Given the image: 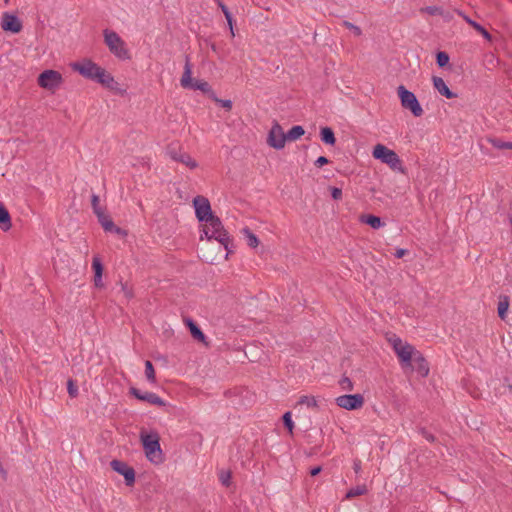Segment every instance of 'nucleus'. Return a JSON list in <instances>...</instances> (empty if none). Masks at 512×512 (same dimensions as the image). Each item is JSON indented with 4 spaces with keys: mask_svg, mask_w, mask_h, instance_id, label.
I'll return each instance as SVG.
<instances>
[{
    "mask_svg": "<svg viewBox=\"0 0 512 512\" xmlns=\"http://www.w3.org/2000/svg\"><path fill=\"white\" fill-rule=\"evenodd\" d=\"M282 421H283V425L284 427L289 431V433L292 435L293 434V429H294V422L292 420V414L290 411H287L283 414L282 416Z\"/></svg>",
    "mask_w": 512,
    "mask_h": 512,
    "instance_id": "obj_33",
    "label": "nucleus"
},
{
    "mask_svg": "<svg viewBox=\"0 0 512 512\" xmlns=\"http://www.w3.org/2000/svg\"><path fill=\"white\" fill-rule=\"evenodd\" d=\"M92 269L94 271V285L97 288L104 287V283L102 281V275L104 271V266L99 257L95 256L92 260Z\"/></svg>",
    "mask_w": 512,
    "mask_h": 512,
    "instance_id": "obj_17",
    "label": "nucleus"
},
{
    "mask_svg": "<svg viewBox=\"0 0 512 512\" xmlns=\"http://www.w3.org/2000/svg\"><path fill=\"white\" fill-rule=\"evenodd\" d=\"M63 81L62 74L52 69L43 71L37 78L38 85L52 94L61 87Z\"/></svg>",
    "mask_w": 512,
    "mask_h": 512,
    "instance_id": "obj_6",
    "label": "nucleus"
},
{
    "mask_svg": "<svg viewBox=\"0 0 512 512\" xmlns=\"http://www.w3.org/2000/svg\"><path fill=\"white\" fill-rule=\"evenodd\" d=\"M412 367H408L411 371H416L421 377H427L429 374V364L423 354L418 350L414 354Z\"/></svg>",
    "mask_w": 512,
    "mask_h": 512,
    "instance_id": "obj_14",
    "label": "nucleus"
},
{
    "mask_svg": "<svg viewBox=\"0 0 512 512\" xmlns=\"http://www.w3.org/2000/svg\"><path fill=\"white\" fill-rule=\"evenodd\" d=\"M1 27L4 31L18 33L22 29V23L15 15L4 13L2 15Z\"/></svg>",
    "mask_w": 512,
    "mask_h": 512,
    "instance_id": "obj_15",
    "label": "nucleus"
},
{
    "mask_svg": "<svg viewBox=\"0 0 512 512\" xmlns=\"http://www.w3.org/2000/svg\"><path fill=\"white\" fill-rule=\"evenodd\" d=\"M436 63L440 68L445 67L449 63V55L444 51L437 52Z\"/></svg>",
    "mask_w": 512,
    "mask_h": 512,
    "instance_id": "obj_35",
    "label": "nucleus"
},
{
    "mask_svg": "<svg viewBox=\"0 0 512 512\" xmlns=\"http://www.w3.org/2000/svg\"><path fill=\"white\" fill-rule=\"evenodd\" d=\"M298 404H306L308 407L312 408L318 407L315 397L307 395L301 396L298 400Z\"/></svg>",
    "mask_w": 512,
    "mask_h": 512,
    "instance_id": "obj_36",
    "label": "nucleus"
},
{
    "mask_svg": "<svg viewBox=\"0 0 512 512\" xmlns=\"http://www.w3.org/2000/svg\"><path fill=\"white\" fill-rule=\"evenodd\" d=\"M98 222L101 224L102 228L107 232L111 227H113V220L109 215L105 213V211H102L98 213L97 215Z\"/></svg>",
    "mask_w": 512,
    "mask_h": 512,
    "instance_id": "obj_26",
    "label": "nucleus"
},
{
    "mask_svg": "<svg viewBox=\"0 0 512 512\" xmlns=\"http://www.w3.org/2000/svg\"><path fill=\"white\" fill-rule=\"evenodd\" d=\"M185 324L189 328L190 333L195 340L205 343L206 336L203 333V331L201 330V328L199 327V325L193 319L186 318Z\"/></svg>",
    "mask_w": 512,
    "mask_h": 512,
    "instance_id": "obj_19",
    "label": "nucleus"
},
{
    "mask_svg": "<svg viewBox=\"0 0 512 512\" xmlns=\"http://www.w3.org/2000/svg\"><path fill=\"white\" fill-rule=\"evenodd\" d=\"M11 226L12 223L10 214L4 206V204L0 201V228L3 231H8L11 228Z\"/></svg>",
    "mask_w": 512,
    "mask_h": 512,
    "instance_id": "obj_22",
    "label": "nucleus"
},
{
    "mask_svg": "<svg viewBox=\"0 0 512 512\" xmlns=\"http://www.w3.org/2000/svg\"><path fill=\"white\" fill-rule=\"evenodd\" d=\"M319 128L324 129V128H328V127L321 125Z\"/></svg>",
    "mask_w": 512,
    "mask_h": 512,
    "instance_id": "obj_58",
    "label": "nucleus"
},
{
    "mask_svg": "<svg viewBox=\"0 0 512 512\" xmlns=\"http://www.w3.org/2000/svg\"><path fill=\"white\" fill-rule=\"evenodd\" d=\"M110 467L113 471L122 475L125 480L126 486H133L135 483L136 472L133 467L129 466L126 462L113 459L110 462Z\"/></svg>",
    "mask_w": 512,
    "mask_h": 512,
    "instance_id": "obj_12",
    "label": "nucleus"
},
{
    "mask_svg": "<svg viewBox=\"0 0 512 512\" xmlns=\"http://www.w3.org/2000/svg\"><path fill=\"white\" fill-rule=\"evenodd\" d=\"M67 391L70 397L75 398L78 395V386L74 380L69 379L67 381Z\"/></svg>",
    "mask_w": 512,
    "mask_h": 512,
    "instance_id": "obj_37",
    "label": "nucleus"
},
{
    "mask_svg": "<svg viewBox=\"0 0 512 512\" xmlns=\"http://www.w3.org/2000/svg\"><path fill=\"white\" fill-rule=\"evenodd\" d=\"M427 11L430 14H434L437 11V8L436 7H427Z\"/></svg>",
    "mask_w": 512,
    "mask_h": 512,
    "instance_id": "obj_54",
    "label": "nucleus"
},
{
    "mask_svg": "<svg viewBox=\"0 0 512 512\" xmlns=\"http://www.w3.org/2000/svg\"><path fill=\"white\" fill-rule=\"evenodd\" d=\"M420 433L421 435L429 442L433 443L436 441V437L430 433L429 431L426 430V428H421L420 429Z\"/></svg>",
    "mask_w": 512,
    "mask_h": 512,
    "instance_id": "obj_45",
    "label": "nucleus"
},
{
    "mask_svg": "<svg viewBox=\"0 0 512 512\" xmlns=\"http://www.w3.org/2000/svg\"><path fill=\"white\" fill-rule=\"evenodd\" d=\"M211 100H213L215 103H217L218 105H220L222 108L226 109L227 111L228 110H231L232 108V101L229 100V99H219L216 94H214V97L211 98Z\"/></svg>",
    "mask_w": 512,
    "mask_h": 512,
    "instance_id": "obj_38",
    "label": "nucleus"
},
{
    "mask_svg": "<svg viewBox=\"0 0 512 512\" xmlns=\"http://www.w3.org/2000/svg\"><path fill=\"white\" fill-rule=\"evenodd\" d=\"M433 86L434 88L442 95L445 96L448 99H452L456 97V94L453 93L448 86L446 85L445 81L438 76H433L432 78Z\"/></svg>",
    "mask_w": 512,
    "mask_h": 512,
    "instance_id": "obj_18",
    "label": "nucleus"
},
{
    "mask_svg": "<svg viewBox=\"0 0 512 512\" xmlns=\"http://www.w3.org/2000/svg\"><path fill=\"white\" fill-rule=\"evenodd\" d=\"M107 232H110V233H114V234H117V235H120V236H126L127 235V231L118 227L117 225H115V223H113V227H111V229H109Z\"/></svg>",
    "mask_w": 512,
    "mask_h": 512,
    "instance_id": "obj_46",
    "label": "nucleus"
},
{
    "mask_svg": "<svg viewBox=\"0 0 512 512\" xmlns=\"http://www.w3.org/2000/svg\"><path fill=\"white\" fill-rule=\"evenodd\" d=\"M145 376L150 383L154 384L156 382L155 369L150 360L145 361Z\"/></svg>",
    "mask_w": 512,
    "mask_h": 512,
    "instance_id": "obj_30",
    "label": "nucleus"
},
{
    "mask_svg": "<svg viewBox=\"0 0 512 512\" xmlns=\"http://www.w3.org/2000/svg\"><path fill=\"white\" fill-rule=\"evenodd\" d=\"M322 471V466H315L310 469L309 473L311 476H317Z\"/></svg>",
    "mask_w": 512,
    "mask_h": 512,
    "instance_id": "obj_50",
    "label": "nucleus"
},
{
    "mask_svg": "<svg viewBox=\"0 0 512 512\" xmlns=\"http://www.w3.org/2000/svg\"><path fill=\"white\" fill-rule=\"evenodd\" d=\"M203 234L201 235L200 239L203 240L204 237L208 240L214 239V236H211V231L209 229V226H203L202 229Z\"/></svg>",
    "mask_w": 512,
    "mask_h": 512,
    "instance_id": "obj_48",
    "label": "nucleus"
},
{
    "mask_svg": "<svg viewBox=\"0 0 512 512\" xmlns=\"http://www.w3.org/2000/svg\"><path fill=\"white\" fill-rule=\"evenodd\" d=\"M104 42L109 51L120 60H129L131 55L126 47L124 40L112 30H104Z\"/></svg>",
    "mask_w": 512,
    "mask_h": 512,
    "instance_id": "obj_4",
    "label": "nucleus"
},
{
    "mask_svg": "<svg viewBox=\"0 0 512 512\" xmlns=\"http://www.w3.org/2000/svg\"><path fill=\"white\" fill-rule=\"evenodd\" d=\"M320 136H321V140L325 143V144H329V145H334L335 144V135H334V130H320Z\"/></svg>",
    "mask_w": 512,
    "mask_h": 512,
    "instance_id": "obj_32",
    "label": "nucleus"
},
{
    "mask_svg": "<svg viewBox=\"0 0 512 512\" xmlns=\"http://www.w3.org/2000/svg\"><path fill=\"white\" fill-rule=\"evenodd\" d=\"M397 94L401 101V106L409 110L415 117H420L423 114V109L415 96V94L407 90L403 85L397 88Z\"/></svg>",
    "mask_w": 512,
    "mask_h": 512,
    "instance_id": "obj_7",
    "label": "nucleus"
},
{
    "mask_svg": "<svg viewBox=\"0 0 512 512\" xmlns=\"http://www.w3.org/2000/svg\"><path fill=\"white\" fill-rule=\"evenodd\" d=\"M205 226H209L211 231V236H214V239L221 243L225 250L227 251V255L232 253V250L229 247L230 238L228 232L225 230L220 218L216 215H213L209 218V220L204 221Z\"/></svg>",
    "mask_w": 512,
    "mask_h": 512,
    "instance_id": "obj_5",
    "label": "nucleus"
},
{
    "mask_svg": "<svg viewBox=\"0 0 512 512\" xmlns=\"http://www.w3.org/2000/svg\"><path fill=\"white\" fill-rule=\"evenodd\" d=\"M271 128H277V129H280L281 126L277 123V122H274L273 126Z\"/></svg>",
    "mask_w": 512,
    "mask_h": 512,
    "instance_id": "obj_55",
    "label": "nucleus"
},
{
    "mask_svg": "<svg viewBox=\"0 0 512 512\" xmlns=\"http://www.w3.org/2000/svg\"><path fill=\"white\" fill-rule=\"evenodd\" d=\"M219 7L221 8L223 13H225V11H229L228 7L224 5L222 1H219Z\"/></svg>",
    "mask_w": 512,
    "mask_h": 512,
    "instance_id": "obj_53",
    "label": "nucleus"
},
{
    "mask_svg": "<svg viewBox=\"0 0 512 512\" xmlns=\"http://www.w3.org/2000/svg\"><path fill=\"white\" fill-rule=\"evenodd\" d=\"M465 20L467 21V23H469L477 32H479L480 34L483 35V37L487 40H491V34L483 27L481 26L479 23L471 20L470 18L468 17H465Z\"/></svg>",
    "mask_w": 512,
    "mask_h": 512,
    "instance_id": "obj_31",
    "label": "nucleus"
},
{
    "mask_svg": "<svg viewBox=\"0 0 512 512\" xmlns=\"http://www.w3.org/2000/svg\"><path fill=\"white\" fill-rule=\"evenodd\" d=\"M488 141L497 149L504 150V149H512V142L511 141H504L500 138H488Z\"/></svg>",
    "mask_w": 512,
    "mask_h": 512,
    "instance_id": "obj_28",
    "label": "nucleus"
},
{
    "mask_svg": "<svg viewBox=\"0 0 512 512\" xmlns=\"http://www.w3.org/2000/svg\"><path fill=\"white\" fill-rule=\"evenodd\" d=\"M96 81L109 89H114L115 85L117 84L113 76L103 68H101L99 75L96 78Z\"/></svg>",
    "mask_w": 512,
    "mask_h": 512,
    "instance_id": "obj_20",
    "label": "nucleus"
},
{
    "mask_svg": "<svg viewBox=\"0 0 512 512\" xmlns=\"http://www.w3.org/2000/svg\"><path fill=\"white\" fill-rule=\"evenodd\" d=\"M305 132L306 130H288L287 133H284L285 142L298 140Z\"/></svg>",
    "mask_w": 512,
    "mask_h": 512,
    "instance_id": "obj_34",
    "label": "nucleus"
},
{
    "mask_svg": "<svg viewBox=\"0 0 512 512\" xmlns=\"http://www.w3.org/2000/svg\"><path fill=\"white\" fill-rule=\"evenodd\" d=\"M70 66L73 71H76L83 77L91 80H96L102 68L90 59H84L81 62H73Z\"/></svg>",
    "mask_w": 512,
    "mask_h": 512,
    "instance_id": "obj_9",
    "label": "nucleus"
},
{
    "mask_svg": "<svg viewBox=\"0 0 512 512\" xmlns=\"http://www.w3.org/2000/svg\"><path fill=\"white\" fill-rule=\"evenodd\" d=\"M266 142L270 147L274 149H282L285 146L283 130H269Z\"/></svg>",
    "mask_w": 512,
    "mask_h": 512,
    "instance_id": "obj_16",
    "label": "nucleus"
},
{
    "mask_svg": "<svg viewBox=\"0 0 512 512\" xmlns=\"http://www.w3.org/2000/svg\"><path fill=\"white\" fill-rule=\"evenodd\" d=\"M191 89L202 91L210 99L212 97H214V94H215L211 85L207 81H204V80L195 79L194 84L192 85Z\"/></svg>",
    "mask_w": 512,
    "mask_h": 512,
    "instance_id": "obj_23",
    "label": "nucleus"
},
{
    "mask_svg": "<svg viewBox=\"0 0 512 512\" xmlns=\"http://www.w3.org/2000/svg\"><path fill=\"white\" fill-rule=\"evenodd\" d=\"M343 25H344L346 28H348V29L352 30V31H353V33H354L356 36H360V35H361V33H362V32H361V29H360L358 26H356V25H354V24H352V23H350V22H348V21H344V22H343Z\"/></svg>",
    "mask_w": 512,
    "mask_h": 512,
    "instance_id": "obj_44",
    "label": "nucleus"
},
{
    "mask_svg": "<svg viewBox=\"0 0 512 512\" xmlns=\"http://www.w3.org/2000/svg\"><path fill=\"white\" fill-rule=\"evenodd\" d=\"M291 128H297V129H300V128H302V126H300V125H294V126H292Z\"/></svg>",
    "mask_w": 512,
    "mask_h": 512,
    "instance_id": "obj_56",
    "label": "nucleus"
},
{
    "mask_svg": "<svg viewBox=\"0 0 512 512\" xmlns=\"http://www.w3.org/2000/svg\"><path fill=\"white\" fill-rule=\"evenodd\" d=\"M510 305V299L508 296H501L498 303L497 313L501 320H505L507 317L508 309Z\"/></svg>",
    "mask_w": 512,
    "mask_h": 512,
    "instance_id": "obj_25",
    "label": "nucleus"
},
{
    "mask_svg": "<svg viewBox=\"0 0 512 512\" xmlns=\"http://www.w3.org/2000/svg\"><path fill=\"white\" fill-rule=\"evenodd\" d=\"M121 291L124 293L127 299H131L133 297V291L128 287L127 283H123L120 281Z\"/></svg>",
    "mask_w": 512,
    "mask_h": 512,
    "instance_id": "obj_42",
    "label": "nucleus"
},
{
    "mask_svg": "<svg viewBox=\"0 0 512 512\" xmlns=\"http://www.w3.org/2000/svg\"><path fill=\"white\" fill-rule=\"evenodd\" d=\"M5 2H6V3H8V2H9V0H5Z\"/></svg>",
    "mask_w": 512,
    "mask_h": 512,
    "instance_id": "obj_60",
    "label": "nucleus"
},
{
    "mask_svg": "<svg viewBox=\"0 0 512 512\" xmlns=\"http://www.w3.org/2000/svg\"><path fill=\"white\" fill-rule=\"evenodd\" d=\"M129 394L139 401L147 402L149 404L160 407L166 406V402L153 392H143L136 387H130Z\"/></svg>",
    "mask_w": 512,
    "mask_h": 512,
    "instance_id": "obj_13",
    "label": "nucleus"
},
{
    "mask_svg": "<svg viewBox=\"0 0 512 512\" xmlns=\"http://www.w3.org/2000/svg\"><path fill=\"white\" fill-rule=\"evenodd\" d=\"M509 390L512 392V385H509Z\"/></svg>",
    "mask_w": 512,
    "mask_h": 512,
    "instance_id": "obj_59",
    "label": "nucleus"
},
{
    "mask_svg": "<svg viewBox=\"0 0 512 512\" xmlns=\"http://www.w3.org/2000/svg\"><path fill=\"white\" fill-rule=\"evenodd\" d=\"M224 15H225V18H226L230 28L232 29V22H233L232 14L230 13V11H225Z\"/></svg>",
    "mask_w": 512,
    "mask_h": 512,
    "instance_id": "obj_52",
    "label": "nucleus"
},
{
    "mask_svg": "<svg viewBox=\"0 0 512 512\" xmlns=\"http://www.w3.org/2000/svg\"><path fill=\"white\" fill-rule=\"evenodd\" d=\"M408 253L407 249L399 248L396 250L394 256L398 259L404 257Z\"/></svg>",
    "mask_w": 512,
    "mask_h": 512,
    "instance_id": "obj_49",
    "label": "nucleus"
},
{
    "mask_svg": "<svg viewBox=\"0 0 512 512\" xmlns=\"http://www.w3.org/2000/svg\"><path fill=\"white\" fill-rule=\"evenodd\" d=\"M242 233L247 238V244L251 248H256L259 245L258 237L248 227L243 228Z\"/></svg>",
    "mask_w": 512,
    "mask_h": 512,
    "instance_id": "obj_27",
    "label": "nucleus"
},
{
    "mask_svg": "<svg viewBox=\"0 0 512 512\" xmlns=\"http://www.w3.org/2000/svg\"><path fill=\"white\" fill-rule=\"evenodd\" d=\"M166 153L171 159L185 164L190 169H195L198 166L197 162L193 160L188 153L182 152V147L178 142L168 144L166 147Z\"/></svg>",
    "mask_w": 512,
    "mask_h": 512,
    "instance_id": "obj_8",
    "label": "nucleus"
},
{
    "mask_svg": "<svg viewBox=\"0 0 512 512\" xmlns=\"http://www.w3.org/2000/svg\"><path fill=\"white\" fill-rule=\"evenodd\" d=\"M367 493L366 485H358L347 491L345 498L351 499L356 496L364 495Z\"/></svg>",
    "mask_w": 512,
    "mask_h": 512,
    "instance_id": "obj_29",
    "label": "nucleus"
},
{
    "mask_svg": "<svg viewBox=\"0 0 512 512\" xmlns=\"http://www.w3.org/2000/svg\"><path fill=\"white\" fill-rule=\"evenodd\" d=\"M192 202L193 207L195 209L196 218L200 223L209 220L210 217L215 215L211 209V205L208 198L202 195H197L196 197H194Z\"/></svg>",
    "mask_w": 512,
    "mask_h": 512,
    "instance_id": "obj_10",
    "label": "nucleus"
},
{
    "mask_svg": "<svg viewBox=\"0 0 512 512\" xmlns=\"http://www.w3.org/2000/svg\"><path fill=\"white\" fill-rule=\"evenodd\" d=\"M372 156L380 160L382 163L387 164L393 171H397L405 174L406 169L402 165V161L397 153L383 144H377L374 146Z\"/></svg>",
    "mask_w": 512,
    "mask_h": 512,
    "instance_id": "obj_2",
    "label": "nucleus"
},
{
    "mask_svg": "<svg viewBox=\"0 0 512 512\" xmlns=\"http://www.w3.org/2000/svg\"><path fill=\"white\" fill-rule=\"evenodd\" d=\"M329 163V159L325 156H320L316 159V161L314 162L315 166L318 167V168H321L323 167L324 165L328 164Z\"/></svg>",
    "mask_w": 512,
    "mask_h": 512,
    "instance_id": "obj_47",
    "label": "nucleus"
},
{
    "mask_svg": "<svg viewBox=\"0 0 512 512\" xmlns=\"http://www.w3.org/2000/svg\"><path fill=\"white\" fill-rule=\"evenodd\" d=\"M99 202H100L99 196L96 194H93L91 197V205H92V209H93V212L95 215L104 211V209L100 206Z\"/></svg>",
    "mask_w": 512,
    "mask_h": 512,
    "instance_id": "obj_39",
    "label": "nucleus"
},
{
    "mask_svg": "<svg viewBox=\"0 0 512 512\" xmlns=\"http://www.w3.org/2000/svg\"><path fill=\"white\" fill-rule=\"evenodd\" d=\"M340 385L342 387V389L344 390H347V391H352L354 386H353V383L351 381L350 378L344 376L341 380H340Z\"/></svg>",
    "mask_w": 512,
    "mask_h": 512,
    "instance_id": "obj_41",
    "label": "nucleus"
},
{
    "mask_svg": "<svg viewBox=\"0 0 512 512\" xmlns=\"http://www.w3.org/2000/svg\"><path fill=\"white\" fill-rule=\"evenodd\" d=\"M360 221L369 225L373 229H379L385 225L380 217L373 214H363L360 216Z\"/></svg>",
    "mask_w": 512,
    "mask_h": 512,
    "instance_id": "obj_21",
    "label": "nucleus"
},
{
    "mask_svg": "<svg viewBox=\"0 0 512 512\" xmlns=\"http://www.w3.org/2000/svg\"><path fill=\"white\" fill-rule=\"evenodd\" d=\"M389 341L391 342L393 350L398 357L400 366L403 369L412 367L413 358L415 356L414 354H416L418 350L413 345L403 342L395 335L390 338Z\"/></svg>",
    "mask_w": 512,
    "mask_h": 512,
    "instance_id": "obj_3",
    "label": "nucleus"
},
{
    "mask_svg": "<svg viewBox=\"0 0 512 512\" xmlns=\"http://www.w3.org/2000/svg\"><path fill=\"white\" fill-rule=\"evenodd\" d=\"M140 440L145 455L150 462L160 464L164 461V455L160 446V436L157 432H141Z\"/></svg>",
    "mask_w": 512,
    "mask_h": 512,
    "instance_id": "obj_1",
    "label": "nucleus"
},
{
    "mask_svg": "<svg viewBox=\"0 0 512 512\" xmlns=\"http://www.w3.org/2000/svg\"><path fill=\"white\" fill-rule=\"evenodd\" d=\"M364 397L362 394H345L335 399L336 404L346 410H358L364 405Z\"/></svg>",
    "mask_w": 512,
    "mask_h": 512,
    "instance_id": "obj_11",
    "label": "nucleus"
},
{
    "mask_svg": "<svg viewBox=\"0 0 512 512\" xmlns=\"http://www.w3.org/2000/svg\"><path fill=\"white\" fill-rule=\"evenodd\" d=\"M353 470L355 471V473H359L361 471V461L359 459L354 460Z\"/></svg>",
    "mask_w": 512,
    "mask_h": 512,
    "instance_id": "obj_51",
    "label": "nucleus"
},
{
    "mask_svg": "<svg viewBox=\"0 0 512 512\" xmlns=\"http://www.w3.org/2000/svg\"><path fill=\"white\" fill-rule=\"evenodd\" d=\"M331 197L334 200H341L342 199V189L338 187H330Z\"/></svg>",
    "mask_w": 512,
    "mask_h": 512,
    "instance_id": "obj_43",
    "label": "nucleus"
},
{
    "mask_svg": "<svg viewBox=\"0 0 512 512\" xmlns=\"http://www.w3.org/2000/svg\"><path fill=\"white\" fill-rule=\"evenodd\" d=\"M191 66H190V63L188 61V59L186 60V63H185V67H184V73L181 77V80H180V83H181V86L184 87V88H191L192 85L194 84V79L191 78Z\"/></svg>",
    "mask_w": 512,
    "mask_h": 512,
    "instance_id": "obj_24",
    "label": "nucleus"
},
{
    "mask_svg": "<svg viewBox=\"0 0 512 512\" xmlns=\"http://www.w3.org/2000/svg\"><path fill=\"white\" fill-rule=\"evenodd\" d=\"M219 479L222 483V485L228 487L230 485V480H231V472L230 471H221L220 472V476H219Z\"/></svg>",
    "mask_w": 512,
    "mask_h": 512,
    "instance_id": "obj_40",
    "label": "nucleus"
},
{
    "mask_svg": "<svg viewBox=\"0 0 512 512\" xmlns=\"http://www.w3.org/2000/svg\"><path fill=\"white\" fill-rule=\"evenodd\" d=\"M404 139H408L409 136H408V132H405V135L403 136Z\"/></svg>",
    "mask_w": 512,
    "mask_h": 512,
    "instance_id": "obj_57",
    "label": "nucleus"
}]
</instances>
